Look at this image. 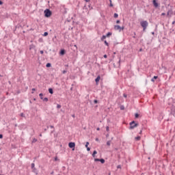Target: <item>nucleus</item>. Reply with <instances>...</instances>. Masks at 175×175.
Segmentation results:
<instances>
[{"label": "nucleus", "instance_id": "13", "mask_svg": "<svg viewBox=\"0 0 175 175\" xmlns=\"http://www.w3.org/2000/svg\"><path fill=\"white\" fill-rule=\"evenodd\" d=\"M49 94H51V95H53V94H54V90H53V88H50L49 89Z\"/></svg>", "mask_w": 175, "mask_h": 175}, {"label": "nucleus", "instance_id": "51", "mask_svg": "<svg viewBox=\"0 0 175 175\" xmlns=\"http://www.w3.org/2000/svg\"><path fill=\"white\" fill-rule=\"evenodd\" d=\"M95 140L96 142H99V138H96Z\"/></svg>", "mask_w": 175, "mask_h": 175}, {"label": "nucleus", "instance_id": "33", "mask_svg": "<svg viewBox=\"0 0 175 175\" xmlns=\"http://www.w3.org/2000/svg\"><path fill=\"white\" fill-rule=\"evenodd\" d=\"M31 169L34 173H36V168H35V167H34V168H31Z\"/></svg>", "mask_w": 175, "mask_h": 175}, {"label": "nucleus", "instance_id": "19", "mask_svg": "<svg viewBox=\"0 0 175 175\" xmlns=\"http://www.w3.org/2000/svg\"><path fill=\"white\" fill-rule=\"evenodd\" d=\"M46 68H51V63H47V64H46Z\"/></svg>", "mask_w": 175, "mask_h": 175}, {"label": "nucleus", "instance_id": "9", "mask_svg": "<svg viewBox=\"0 0 175 175\" xmlns=\"http://www.w3.org/2000/svg\"><path fill=\"white\" fill-rule=\"evenodd\" d=\"M114 29H115V31H120V32H121V26H120L118 25H116L114 26Z\"/></svg>", "mask_w": 175, "mask_h": 175}, {"label": "nucleus", "instance_id": "10", "mask_svg": "<svg viewBox=\"0 0 175 175\" xmlns=\"http://www.w3.org/2000/svg\"><path fill=\"white\" fill-rule=\"evenodd\" d=\"M100 80V75H98V76L95 79V81H96V85H98L99 84Z\"/></svg>", "mask_w": 175, "mask_h": 175}, {"label": "nucleus", "instance_id": "38", "mask_svg": "<svg viewBox=\"0 0 175 175\" xmlns=\"http://www.w3.org/2000/svg\"><path fill=\"white\" fill-rule=\"evenodd\" d=\"M133 38L134 39H136V33H135V32H134V36H133Z\"/></svg>", "mask_w": 175, "mask_h": 175}, {"label": "nucleus", "instance_id": "28", "mask_svg": "<svg viewBox=\"0 0 175 175\" xmlns=\"http://www.w3.org/2000/svg\"><path fill=\"white\" fill-rule=\"evenodd\" d=\"M111 144V141L107 142V146H110Z\"/></svg>", "mask_w": 175, "mask_h": 175}, {"label": "nucleus", "instance_id": "64", "mask_svg": "<svg viewBox=\"0 0 175 175\" xmlns=\"http://www.w3.org/2000/svg\"><path fill=\"white\" fill-rule=\"evenodd\" d=\"M174 16H175V11L174 12Z\"/></svg>", "mask_w": 175, "mask_h": 175}, {"label": "nucleus", "instance_id": "1", "mask_svg": "<svg viewBox=\"0 0 175 175\" xmlns=\"http://www.w3.org/2000/svg\"><path fill=\"white\" fill-rule=\"evenodd\" d=\"M44 17H46V18H49V17H51V15L53 14V12L50 9H46L44 11Z\"/></svg>", "mask_w": 175, "mask_h": 175}, {"label": "nucleus", "instance_id": "6", "mask_svg": "<svg viewBox=\"0 0 175 175\" xmlns=\"http://www.w3.org/2000/svg\"><path fill=\"white\" fill-rule=\"evenodd\" d=\"M153 6L157 8L159 7V3H158V1L157 0H152Z\"/></svg>", "mask_w": 175, "mask_h": 175}, {"label": "nucleus", "instance_id": "29", "mask_svg": "<svg viewBox=\"0 0 175 175\" xmlns=\"http://www.w3.org/2000/svg\"><path fill=\"white\" fill-rule=\"evenodd\" d=\"M124 109H125V107H124V105H121L120 110H124Z\"/></svg>", "mask_w": 175, "mask_h": 175}, {"label": "nucleus", "instance_id": "32", "mask_svg": "<svg viewBox=\"0 0 175 175\" xmlns=\"http://www.w3.org/2000/svg\"><path fill=\"white\" fill-rule=\"evenodd\" d=\"M35 167V163H31V169H34Z\"/></svg>", "mask_w": 175, "mask_h": 175}, {"label": "nucleus", "instance_id": "35", "mask_svg": "<svg viewBox=\"0 0 175 175\" xmlns=\"http://www.w3.org/2000/svg\"><path fill=\"white\" fill-rule=\"evenodd\" d=\"M124 98H128V95L126 94H123Z\"/></svg>", "mask_w": 175, "mask_h": 175}, {"label": "nucleus", "instance_id": "21", "mask_svg": "<svg viewBox=\"0 0 175 175\" xmlns=\"http://www.w3.org/2000/svg\"><path fill=\"white\" fill-rule=\"evenodd\" d=\"M109 1L110 2V3H109L110 8H113V6H114V5H113V3H111L112 2L111 0H109Z\"/></svg>", "mask_w": 175, "mask_h": 175}, {"label": "nucleus", "instance_id": "14", "mask_svg": "<svg viewBox=\"0 0 175 175\" xmlns=\"http://www.w3.org/2000/svg\"><path fill=\"white\" fill-rule=\"evenodd\" d=\"M111 35H113V33H111V32H108V33L105 35V36H106L107 38H110V36H111Z\"/></svg>", "mask_w": 175, "mask_h": 175}, {"label": "nucleus", "instance_id": "23", "mask_svg": "<svg viewBox=\"0 0 175 175\" xmlns=\"http://www.w3.org/2000/svg\"><path fill=\"white\" fill-rule=\"evenodd\" d=\"M167 12H169V13H170V14H173V9L170 8Z\"/></svg>", "mask_w": 175, "mask_h": 175}, {"label": "nucleus", "instance_id": "18", "mask_svg": "<svg viewBox=\"0 0 175 175\" xmlns=\"http://www.w3.org/2000/svg\"><path fill=\"white\" fill-rule=\"evenodd\" d=\"M42 100H43V102H49V98L47 97H45V98H43Z\"/></svg>", "mask_w": 175, "mask_h": 175}, {"label": "nucleus", "instance_id": "55", "mask_svg": "<svg viewBox=\"0 0 175 175\" xmlns=\"http://www.w3.org/2000/svg\"><path fill=\"white\" fill-rule=\"evenodd\" d=\"M170 14V12H169L168 11H167V16H169Z\"/></svg>", "mask_w": 175, "mask_h": 175}, {"label": "nucleus", "instance_id": "17", "mask_svg": "<svg viewBox=\"0 0 175 175\" xmlns=\"http://www.w3.org/2000/svg\"><path fill=\"white\" fill-rule=\"evenodd\" d=\"M106 36H105V35H103L102 37H101V38H100V40H101V41L102 42H104L105 41V39H106Z\"/></svg>", "mask_w": 175, "mask_h": 175}, {"label": "nucleus", "instance_id": "5", "mask_svg": "<svg viewBox=\"0 0 175 175\" xmlns=\"http://www.w3.org/2000/svg\"><path fill=\"white\" fill-rule=\"evenodd\" d=\"M170 114H172V116H174H174H175V106H174V105H172L171 106V112H170Z\"/></svg>", "mask_w": 175, "mask_h": 175}, {"label": "nucleus", "instance_id": "25", "mask_svg": "<svg viewBox=\"0 0 175 175\" xmlns=\"http://www.w3.org/2000/svg\"><path fill=\"white\" fill-rule=\"evenodd\" d=\"M42 36H49V32L45 31Z\"/></svg>", "mask_w": 175, "mask_h": 175}, {"label": "nucleus", "instance_id": "37", "mask_svg": "<svg viewBox=\"0 0 175 175\" xmlns=\"http://www.w3.org/2000/svg\"><path fill=\"white\" fill-rule=\"evenodd\" d=\"M106 131H107V132H109V126H106Z\"/></svg>", "mask_w": 175, "mask_h": 175}, {"label": "nucleus", "instance_id": "24", "mask_svg": "<svg viewBox=\"0 0 175 175\" xmlns=\"http://www.w3.org/2000/svg\"><path fill=\"white\" fill-rule=\"evenodd\" d=\"M36 142H38V139L36 138H33V140H32V143H36Z\"/></svg>", "mask_w": 175, "mask_h": 175}, {"label": "nucleus", "instance_id": "61", "mask_svg": "<svg viewBox=\"0 0 175 175\" xmlns=\"http://www.w3.org/2000/svg\"><path fill=\"white\" fill-rule=\"evenodd\" d=\"M175 24V21H174L173 22H172V25H174Z\"/></svg>", "mask_w": 175, "mask_h": 175}, {"label": "nucleus", "instance_id": "31", "mask_svg": "<svg viewBox=\"0 0 175 175\" xmlns=\"http://www.w3.org/2000/svg\"><path fill=\"white\" fill-rule=\"evenodd\" d=\"M88 146H90V142H86V144L85 145V147L88 148Z\"/></svg>", "mask_w": 175, "mask_h": 175}, {"label": "nucleus", "instance_id": "54", "mask_svg": "<svg viewBox=\"0 0 175 175\" xmlns=\"http://www.w3.org/2000/svg\"><path fill=\"white\" fill-rule=\"evenodd\" d=\"M72 117L73 118H75L76 116H75V114H72Z\"/></svg>", "mask_w": 175, "mask_h": 175}, {"label": "nucleus", "instance_id": "4", "mask_svg": "<svg viewBox=\"0 0 175 175\" xmlns=\"http://www.w3.org/2000/svg\"><path fill=\"white\" fill-rule=\"evenodd\" d=\"M68 147L72 149V151H75V147H76V144L75 142L68 143Z\"/></svg>", "mask_w": 175, "mask_h": 175}, {"label": "nucleus", "instance_id": "45", "mask_svg": "<svg viewBox=\"0 0 175 175\" xmlns=\"http://www.w3.org/2000/svg\"><path fill=\"white\" fill-rule=\"evenodd\" d=\"M94 104L98 103V100H94Z\"/></svg>", "mask_w": 175, "mask_h": 175}, {"label": "nucleus", "instance_id": "40", "mask_svg": "<svg viewBox=\"0 0 175 175\" xmlns=\"http://www.w3.org/2000/svg\"><path fill=\"white\" fill-rule=\"evenodd\" d=\"M55 161H59V159H58V157H55Z\"/></svg>", "mask_w": 175, "mask_h": 175}, {"label": "nucleus", "instance_id": "34", "mask_svg": "<svg viewBox=\"0 0 175 175\" xmlns=\"http://www.w3.org/2000/svg\"><path fill=\"white\" fill-rule=\"evenodd\" d=\"M68 71L66 70H64L63 71H62V73H63V75H65V73H66Z\"/></svg>", "mask_w": 175, "mask_h": 175}, {"label": "nucleus", "instance_id": "39", "mask_svg": "<svg viewBox=\"0 0 175 175\" xmlns=\"http://www.w3.org/2000/svg\"><path fill=\"white\" fill-rule=\"evenodd\" d=\"M118 64H119V66H120V64H121V57H119Z\"/></svg>", "mask_w": 175, "mask_h": 175}, {"label": "nucleus", "instance_id": "15", "mask_svg": "<svg viewBox=\"0 0 175 175\" xmlns=\"http://www.w3.org/2000/svg\"><path fill=\"white\" fill-rule=\"evenodd\" d=\"M140 139H142V137L140 136H139V135L137 137H135V140L136 142H139L140 140Z\"/></svg>", "mask_w": 175, "mask_h": 175}, {"label": "nucleus", "instance_id": "48", "mask_svg": "<svg viewBox=\"0 0 175 175\" xmlns=\"http://www.w3.org/2000/svg\"><path fill=\"white\" fill-rule=\"evenodd\" d=\"M0 5H3V1L0 0Z\"/></svg>", "mask_w": 175, "mask_h": 175}, {"label": "nucleus", "instance_id": "49", "mask_svg": "<svg viewBox=\"0 0 175 175\" xmlns=\"http://www.w3.org/2000/svg\"><path fill=\"white\" fill-rule=\"evenodd\" d=\"M161 16H166V14H165V12H163V13L161 14Z\"/></svg>", "mask_w": 175, "mask_h": 175}, {"label": "nucleus", "instance_id": "58", "mask_svg": "<svg viewBox=\"0 0 175 175\" xmlns=\"http://www.w3.org/2000/svg\"><path fill=\"white\" fill-rule=\"evenodd\" d=\"M32 91H36V89L33 88V89H32Z\"/></svg>", "mask_w": 175, "mask_h": 175}, {"label": "nucleus", "instance_id": "7", "mask_svg": "<svg viewBox=\"0 0 175 175\" xmlns=\"http://www.w3.org/2000/svg\"><path fill=\"white\" fill-rule=\"evenodd\" d=\"M94 162H100V163H105V161L104 159H94Z\"/></svg>", "mask_w": 175, "mask_h": 175}, {"label": "nucleus", "instance_id": "63", "mask_svg": "<svg viewBox=\"0 0 175 175\" xmlns=\"http://www.w3.org/2000/svg\"><path fill=\"white\" fill-rule=\"evenodd\" d=\"M106 137H109V134H107V135H106Z\"/></svg>", "mask_w": 175, "mask_h": 175}, {"label": "nucleus", "instance_id": "50", "mask_svg": "<svg viewBox=\"0 0 175 175\" xmlns=\"http://www.w3.org/2000/svg\"><path fill=\"white\" fill-rule=\"evenodd\" d=\"M118 169H121V165H118Z\"/></svg>", "mask_w": 175, "mask_h": 175}, {"label": "nucleus", "instance_id": "20", "mask_svg": "<svg viewBox=\"0 0 175 175\" xmlns=\"http://www.w3.org/2000/svg\"><path fill=\"white\" fill-rule=\"evenodd\" d=\"M113 17H114V18H118V14L115 13V14H113Z\"/></svg>", "mask_w": 175, "mask_h": 175}, {"label": "nucleus", "instance_id": "43", "mask_svg": "<svg viewBox=\"0 0 175 175\" xmlns=\"http://www.w3.org/2000/svg\"><path fill=\"white\" fill-rule=\"evenodd\" d=\"M120 23H121V21L120 20L116 21V24H120Z\"/></svg>", "mask_w": 175, "mask_h": 175}, {"label": "nucleus", "instance_id": "57", "mask_svg": "<svg viewBox=\"0 0 175 175\" xmlns=\"http://www.w3.org/2000/svg\"><path fill=\"white\" fill-rule=\"evenodd\" d=\"M142 132L143 131L141 130L140 132H139V135H142Z\"/></svg>", "mask_w": 175, "mask_h": 175}, {"label": "nucleus", "instance_id": "52", "mask_svg": "<svg viewBox=\"0 0 175 175\" xmlns=\"http://www.w3.org/2000/svg\"><path fill=\"white\" fill-rule=\"evenodd\" d=\"M103 57H104L105 58H107V55H104Z\"/></svg>", "mask_w": 175, "mask_h": 175}, {"label": "nucleus", "instance_id": "56", "mask_svg": "<svg viewBox=\"0 0 175 175\" xmlns=\"http://www.w3.org/2000/svg\"><path fill=\"white\" fill-rule=\"evenodd\" d=\"M96 131H100V128L98 127V128L96 129Z\"/></svg>", "mask_w": 175, "mask_h": 175}, {"label": "nucleus", "instance_id": "53", "mask_svg": "<svg viewBox=\"0 0 175 175\" xmlns=\"http://www.w3.org/2000/svg\"><path fill=\"white\" fill-rule=\"evenodd\" d=\"M92 155L93 158H95V155H96V154H94V153H92Z\"/></svg>", "mask_w": 175, "mask_h": 175}, {"label": "nucleus", "instance_id": "27", "mask_svg": "<svg viewBox=\"0 0 175 175\" xmlns=\"http://www.w3.org/2000/svg\"><path fill=\"white\" fill-rule=\"evenodd\" d=\"M104 43L105 44V46H107V47H109V42H107V41L104 40Z\"/></svg>", "mask_w": 175, "mask_h": 175}, {"label": "nucleus", "instance_id": "2", "mask_svg": "<svg viewBox=\"0 0 175 175\" xmlns=\"http://www.w3.org/2000/svg\"><path fill=\"white\" fill-rule=\"evenodd\" d=\"M140 24L141 27L143 28V31H146V29H147V27H148V22H147V21H142Z\"/></svg>", "mask_w": 175, "mask_h": 175}, {"label": "nucleus", "instance_id": "36", "mask_svg": "<svg viewBox=\"0 0 175 175\" xmlns=\"http://www.w3.org/2000/svg\"><path fill=\"white\" fill-rule=\"evenodd\" d=\"M21 117H25V115L24 114V113H21Z\"/></svg>", "mask_w": 175, "mask_h": 175}, {"label": "nucleus", "instance_id": "11", "mask_svg": "<svg viewBox=\"0 0 175 175\" xmlns=\"http://www.w3.org/2000/svg\"><path fill=\"white\" fill-rule=\"evenodd\" d=\"M59 54L61 55H65V54H66V51L65 49H61L59 51Z\"/></svg>", "mask_w": 175, "mask_h": 175}, {"label": "nucleus", "instance_id": "59", "mask_svg": "<svg viewBox=\"0 0 175 175\" xmlns=\"http://www.w3.org/2000/svg\"><path fill=\"white\" fill-rule=\"evenodd\" d=\"M88 8H91V3L88 5Z\"/></svg>", "mask_w": 175, "mask_h": 175}, {"label": "nucleus", "instance_id": "41", "mask_svg": "<svg viewBox=\"0 0 175 175\" xmlns=\"http://www.w3.org/2000/svg\"><path fill=\"white\" fill-rule=\"evenodd\" d=\"M93 154H94L96 155V154H98V152H97L96 150H94V151H93Z\"/></svg>", "mask_w": 175, "mask_h": 175}, {"label": "nucleus", "instance_id": "46", "mask_svg": "<svg viewBox=\"0 0 175 175\" xmlns=\"http://www.w3.org/2000/svg\"><path fill=\"white\" fill-rule=\"evenodd\" d=\"M0 139H3V135L0 134Z\"/></svg>", "mask_w": 175, "mask_h": 175}, {"label": "nucleus", "instance_id": "16", "mask_svg": "<svg viewBox=\"0 0 175 175\" xmlns=\"http://www.w3.org/2000/svg\"><path fill=\"white\" fill-rule=\"evenodd\" d=\"M50 128L53 129V130L51 132V133H54V132H55V129H54V126L51 125Z\"/></svg>", "mask_w": 175, "mask_h": 175}, {"label": "nucleus", "instance_id": "62", "mask_svg": "<svg viewBox=\"0 0 175 175\" xmlns=\"http://www.w3.org/2000/svg\"><path fill=\"white\" fill-rule=\"evenodd\" d=\"M85 2H90V0H85Z\"/></svg>", "mask_w": 175, "mask_h": 175}, {"label": "nucleus", "instance_id": "44", "mask_svg": "<svg viewBox=\"0 0 175 175\" xmlns=\"http://www.w3.org/2000/svg\"><path fill=\"white\" fill-rule=\"evenodd\" d=\"M87 148V151H91V148L88 147V148Z\"/></svg>", "mask_w": 175, "mask_h": 175}, {"label": "nucleus", "instance_id": "22", "mask_svg": "<svg viewBox=\"0 0 175 175\" xmlns=\"http://www.w3.org/2000/svg\"><path fill=\"white\" fill-rule=\"evenodd\" d=\"M139 116H140V115H139L138 113H136L135 114V118H139Z\"/></svg>", "mask_w": 175, "mask_h": 175}, {"label": "nucleus", "instance_id": "47", "mask_svg": "<svg viewBox=\"0 0 175 175\" xmlns=\"http://www.w3.org/2000/svg\"><path fill=\"white\" fill-rule=\"evenodd\" d=\"M40 54H44V51H40Z\"/></svg>", "mask_w": 175, "mask_h": 175}, {"label": "nucleus", "instance_id": "42", "mask_svg": "<svg viewBox=\"0 0 175 175\" xmlns=\"http://www.w3.org/2000/svg\"><path fill=\"white\" fill-rule=\"evenodd\" d=\"M125 29V27H124V26L120 27V31H121V30H122V31H123V29Z\"/></svg>", "mask_w": 175, "mask_h": 175}, {"label": "nucleus", "instance_id": "12", "mask_svg": "<svg viewBox=\"0 0 175 175\" xmlns=\"http://www.w3.org/2000/svg\"><path fill=\"white\" fill-rule=\"evenodd\" d=\"M157 79H158V76H154L153 78L151 79V81H152V83H155V80H157Z\"/></svg>", "mask_w": 175, "mask_h": 175}, {"label": "nucleus", "instance_id": "26", "mask_svg": "<svg viewBox=\"0 0 175 175\" xmlns=\"http://www.w3.org/2000/svg\"><path fill=\"white\" fill-rule=\"evenodd\" d=\"M39 96L40 97V99L42 100L43 99V93H40L39 94Z\"/></svg>", "mask_w": 175, "mask_h": 175}, {"label": "nucleus", "instance_id": "8", "mask_svg": "<svg viewBox=\"0 0 175 175\" xmlns=\"http://www.w3.org/2000/svg\"><path fill=\"white\" fill-rule=\"evenodd\" d=\"M29 50H34L35 51H36V46H35V44H30Z\"/></svg>", "mask_w": 175, "mask_h": 175}, {"label": "nucleus", "instance_id": "30", "mask_svg": "<svg viewBox=\"0 0 175 175\" xmlns=\"http://www.w3.org/2000/svg\"><path fill=\"white\" fill-rule=\"evenodd\" d=\"M62 106L59 104L57 105V109H61Z\"/></svg>", "mask_w": 175, "mask_h": 175}, {"label": "nucleus", "instance_id": "60", "mask_svg": "<svg viewBox=\"0 0 175 175\" xmlns=\"http://www.w3.org/2000/svg\"><path fill=\"white\" fill-rule=\"evenodd\" d=\"M47 131V129H44V132H46Z\"/></svg>", "mask_w": 175, "mask_h": 175}, {"label": "nucleus", "instance_id": "3", "mask_svg": "<svg viewBox=\"0 0 175 175\" xmlns=\"http://www.w3.org/2000/svg\"><path fill=\"white\" fill-rule=\"evenodd\" d=\"M129 125H130L129 129H135V128H137V126H139V123H136L135 120H133L131 122H130Z\"/></svg>", "mask_w": 175, "mask_h": 175}]
</instances>
